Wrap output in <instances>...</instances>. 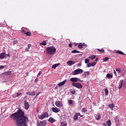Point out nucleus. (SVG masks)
<instances>
[{"label":"nucleus","instance_id":"44","mask_svg":"<svg viewBox=\"0 0 126 126\" xmlns=\"http://www.w3.org/2000/svg\"><path fill=\"white\" fill-rule=\"evenodd\" d=\"M4 68V66H0V69H3Z\"/></svg>","mask_w":126,"mask_h":126},{"label":"nucleus","instance_id":"8","mask_svg":"<svg viewBox=\"0 0 126 126\" xmlns=\"http://www.w3.org/2000/svg\"><path fill=\"white\" fill-rule=\"evenodd\" d=\"M24 105L26 110H28L29 109V103L27 101H24Z\"/></svg>","mask_w":126,"mask_h":126},{"label":"nucleus","instance_id":"2","mask_svg":"<svg viewBox=\"0 0 126 126\" xmlns=\"http://www.w3.org/2000/svg\"><path fill=\"white\" fill-rule=\"evenodd\" d=\"M38 118L40 120H43L45 118H49V113L47 112H44L42 115H38Z\"/></svg>","mask_w":126,"mask_h":126},{"label":"nucleus","instance_id":"45","mask_svg":"<svg viewBox=\"0 0 126 126\" xmlns=\"http://www.w3.org/2000/svg\"><path fill=\"white\" fill-rule=\"evenodd\" d=\"M22 33H23L24 34H25V33H26V32L25 30H22Z\"/></svg>","mask_w":126,"mask_h":126},{"label":"nucleus","instance_id":"11","mask_svg":"<svg viewBox=\"0 0 126 126\" xmlns=\"http://www.w3.org/2000/svg\"><path fill=\"white\" fill-rule=\"evenodd\" d=\"M123 82H124V80H121L119 83V89H122V87H123Z\"/></svg>","mask_w":126,"mask_h":126},{"label":"nucleus","instance_id":"19","mask_svg":"<svg viewBox=\"0 0 126 126\" xmlns=\"http://www.w3.org/2000/svg\"><path fill=\"white\" fill-rule=\"evenodd\" d=\"M116 54H119V55H122V56H124V55H125V53L121 51H116Z\"/></svg>","mask_w":126,"mask_h":126},{"label":"nucleus","instance_id":"50","mask_svg":"<svg viewBox=\"0 0 126 126\" xmlns=\"http://www.w3.org/2000/svg\"><path fill=\"white\" fill-rule=\"evenodd\" d=\"M35 82H37L38 81V79L37 78H36L34 80Z\"/></svg>","mask_w":126,"mask_h":126},{"label":"nucleus","instance_id":"37","mask_svg":"<svg viewBox=\"0 0 126 126\" xmlns=\"http://www.w3.org/2000/svg\"><path fill=\"white\" fill-rule=\"evenodd\" d=\"M100 119H101V116H100V115H98L96 118L97 121H99V120H100Z\"/></svg>","mask_w":126,"mask_h":126},{"label":"nucleus","instance_id":"1","mask_svg":"<svg viewBox=\"0 0 126 126\" xmlns=\"http://www.w3.org/2000/svg\"><path fill=\"white\" fill-rule=\"evenodd\" d=\"M56 52H57V49L54 46H50L46 48V53L48 55H50V56L54 55Z\"/></svg>","mask_w":126,"mask_h":126},{"label":"nucleus","instance_id":"13","mask_svg":"<svg viewBox=\"0 0 126 126\" xmlns=\"http://www.w3.org/2000/svg\"><path fill=\"white\" fill-rule=\"evenodd\" d=\"M70 80L71 82L75 83V82H77V81H78V78L76 77L71 78Z\"/></svg>","mask_w":126,"mask_h":126},{"label":"nucleus","instance_id":"25","mask_svg":"<svg viewBox=\"0 0 126 126\" xmlns=\"http://www.w3.org/2000/svg\"><path fill=\"white\" fill-rule=\"evenodd\" d=\"M97 50L99 52V53H105V50L103 48H101V49H97Z\"/></svg>","mask_w":126,"mask_h":126},{"label":"nucleus","instance_id":"51","mask_svg":"<svg viewBox=\"0 0 126 126\" xmlns=\"http://www.w3.org/2000/svg\"><path fill=\"white\" fill-rule=\"evenodd\" d=\"M114 74L117 75V72H116V70H114Z\"/></svg>","mask_w":126,"mask_h":126},{"label":"nucleus","instance_id":"12","mask_svg":"<svg viewBox=\"0 0 126 126\" xmlns=\"http://www.w3.org/2000/svg\"><path fill=\"white\" fill-rule=\"evenodd\" d=\"M27 95H30V96H35V92H26Z\"/></svg>","mask_w":126,"mask_h":126},{"label":"nucleus","instance_id":"7","mask_svg":"<svg viewBox=\"0 0 126 126\" xmlns=\"http://www.w3.org/2000/svg\"><path fill=\"white\" fill-rule=\"evenodd\" d=\"M52 110L53 112H54V113H59V112L61 111V110L59 108L57 107H53L52 108Z\"/></svg>","mask_w":126,"mask_h":126},{"label":"nucleus","instance_id":"48","mask_svg":"<svg viewBox=\"0 0 126 126\" xmlns=\"http://www.w3.org/2000/svg\"><path fill=\"white\" fill-rule=\"evenodd\" d=\"M26 52H29V48H27L25 49Z\"/></svg>","mask_w":126,"mask_h":126},{"label":"nucleus","instance_id":"29","mask_svg":"<svg viewBox=\"0 0 126 126\" xmlns=\"http://www.w3.org/2000/svg\"><path fill=\"white\" fill-rule=\"evenodd\" d=\"M40 45H42L43 46H46V45H47V42H46V41H43L42 43H40Z\"/></svg>","mask_w":126,"mask_h":126},{"label":"nucleus","instance_id":"16","mask_svg":"<svg viewBox=\"0 0 126 126\" xmlns=\"http://www.w3.org/2000/svg\"><path fill=\"white\" fill-rule=\"evenodd\" d=\"M55 105L57 106V107H60L62 106L61 104V101H57L55 102Z\"/></svg>","mask_w":126,"mask_h":126},{"label":"nucleus","instance_id":"49","mask_svg":"<svg viewBox=\"0 0 126 126\" xmlns=\"http://www.w3.org/2000/svg\"><path fill=\"white\" fill-rule=\"evenodd\" d=\"M41 75V72H39V73L37 74V76H40Z\"/></svg>","mask_w":126,"mask_h":126},{"label":"nucleus","instance_id":"55","mask_svg":"<svg viewBox=\"0 0 126 126\" xmlns=\"http://www.w3.org/2000/svg\"><path fill=\"white\" fill-rule=\"evenodd\" d=\"M81 118H82L83 117V115H80Z\"/></svg>","mask_w":126,"mask_h":126},{"label":"nucleus","instance_id":"43","mask_svg":"<svg viewBox=\"0 0 126 126\" xmlns=\"http://www.w3.org/2000/svg\"><path fill=\"white\" fill-rule=\"evenodd\" d=\"M32 45L31 44H29L28 45V49H30V47H31Z\"/></svg>","mask_w":126,"mask_h":126},{"label":"nucleus","instance_id":"22","mask_svg":"<svg viewBox=\"0 0 126 126\" xmlns=\"http://www.w3.org/2000/svg\"><path fill=\"white\" fill-rule=\"evenodd\" d=\"M95 58H96V56L95 55H92L89 57V59H90L91 60H92V61H93V60H94Z\"/></svg>","mask_w":126,"mask_h":126},{"label":"nucleus","instance_id":"21","mask_svg":"<svg viewBox=\"0 0 126 126\" xmlns=\"http://www.w3.org/2000/svg\"><path fill=\"white\" fill-rule=\"evenodd\" d=\"M4 74H5V75H10V74H11V71H7L4 72Z\"/></svg>","mask_w":126,"mask_h":126},{"label":"nucleus","instance_id":"46","mask_svg":"<svg viewBox=\"0 0 126 126\" xmlns=\"http://www.w3.org/2000/svg\"><path fill=\"white\" fill-rule=\"evenodd\" d=\"M69 47H70V48H71V47H72V43H69L68 44Z\"/></svg>","mask_w":126,"mask_h":126},{"label":"nucleus","instance_id":"28","mask_svg":"<svg viewBox=\"0 0 126 126\" xmlns=\"http://www.w3.org/2000/svg\"><path fill=\"white\" fill-rule=\"evenodd\" d=\"M104 92H105V95L106 96H108V94H109V91L107 89H105L104 90Z\"/></svg>","mask_w":126,"mask_h":126},{"label":"nucleus","instance_id":"23","mask_svg":"<svg viewBox=\"0 0 126 126\" xmlns=\"http://www.w3.org/2000/svg\"><path fill=\"white\" fill-rule=\"evenodd\" d=\"M71 53H72V54H76V53L79 54L80 53V52H79L76 50H74L71 51Z\"/></svg>","mask_w":126,"mask_h":126},{"label":"nucleus","instance_id":"58","mask_svg":"<svg viewBox=\"0 0 126 126\" xmlns=\"http://www.w3.org/2000/svg\"><path fill=\"white\" fill-rule=\"evenodd\" d=\"M28 74H29V73H28L27 75H28Z\"/></svg>","mask_w":126,"mask_h":126},{"label":"nucleus","instance_id":"38","mask_svg":"<svg viewBox=\"0 0 126 126\" xmlns=\"http://www.w3.org/2000/svg\"><path fill=\"white\" fill-rule=\"evenodd\" d=\"M87 66H88V67H90L92 66V64H91V63H88V64H87Z\"/></svg>","mask_w":126,"mask_h":126},{"label":"nucleus","instance_id":"59","mask_svg":"<svg viewBox=\"0 0 126 126\" xmlns=\"http://www.w3.org/2000/svg\"><path fill=\"white\" fill-rule=\"evenodd\" d=\"M84 46H86V44H85Z\"/></svg>","mask_w":126,"mask_h":126},{"label":"nucleus","instance_id":"56","mask_svg":"<svg viewBox=\"0 0 126 126\" xmlns=\"http://www.w3.org/2000/svg\"><path fill=\"white\" fill-rule=\"evenodd\" d=\"M79 81H81V82H82V81H81L80 79H78Z\"/></svg>","mask_w":126,"mask_h":126},{"label":"nucleus","instance_id":"41","mask_svg":"<svg viewBox=\"0 0 126 126\" xmlns=\"http://www.w3.org/2000/svg\"><path fill=\"white\" fill-rule=\"evenodd\" d=\"M39 94H40V93H38L37 94H36V95L34 97V99H36V98L38 97V95H39Z\"/></svg>","mask_w":126,"mask_h":126},{"label":"nucleus","instance_id":"39","mask_svg":"<svg viewBox=\"0 0 126 126\" xmlns=\"http://www.w3.org/2000/svg\"><path fill=\"white\" fill-rule=\"evenodd\" d=\"M16 94H17V97H19V96L21 95V93H17Z\"/></svg>","mask_w":126,"mask_h":126},{"label":"nucleus","instance_id":"5","mask_svg":"<svg viewBox=\"0 0 126 126\" xmlns=\"http://www.w3.org/2000/svg\"><path fill=\"white\" fill-rule=\"evenodd\" d=\"M46 125H47V121L46 120H43L37 123V126H45Z\"/></svg>","mask_w":126,"mask_h":126},{"label":"nucleus","instance_id":"33","mask_svg":"<svg viewBox=\"0 0 126 126\" xmlns=\"http://www.w3.org/2000/svg\"><path fill=\"white\" fill-rule=\"evenodd\" d=\"M89 62H90V61L89 60V59H86L85 60V63H89Z\"/></svg>","mask_w":126,"mask_h":126},{"label":"nucleus","instance_id":"40","mask_svg":"<svg viewBox=\"0 0 126 126\" xmlns=\"http://www.w3.org/2000/svg\"><path fill=\"white\" fill-rule=\"evenodd\" d=\"M116 71H118V73H120L121 72V70H120V68H117L116 69Z\"/></svg>","mask_w":126,"mask_h":126},{"label":"nucleus","instance_id":"27","mask_svg":"<svg viewBox=\"0 0 126 126\" xmlns=\"http://www.w3.org/2000/svg\"><path fill=\"white\" fill-rule=\"evenodd\" d=\"M106 77L107 78H109V79H111V78H112V77H113V76L112 75H111V74H107L106 75Z\"/></svg>","mask_w":126,"mask_h":126},{"label":"nucleus","instance_id":"35","mask_svg":"<svg viewBox=\"0 0 126 126\" xmlns=\"http://www.w3.org/2000/svg\"><path fill=\"white\" fill-rule=\"evenodd\" d=\"M68 102L70 105H72V104H73V100H68Z\"/></svg>","mask_w":126,"mask_h":126},{"label":"nucleus","instance_id":"54","mask_svg":"<svg viewBox=\"0 0 126 126\" xmlns=\"http://www.w3.org/2000/svg\"><path fill=\"white\" fill-rule=\"evenodd\" d=\"M74 45H75V46H77V43H75Z\"/></svg>","mask_w":126,"mask_h":126},{"label":"nucleus","instance_id":"30","mask_svg":"<svg viewBox=\"0 0 126 126\" xmlns=\"http://www.w3.org/2000/svg\"><path fill=\"white\" fill-rule=\"evenodd\" d=\"M114 107H115V105L113 104H110L109 105V107L110 109H113Z\"/></svg>","mask_w":126,"mask_h":126},{"label":"nucleus","instance_id":"4","mask_svg":"<svg viewBox=\"0 0 126 126\" xmlns=\"http://www.w3.org/2000/svg\"><path fill=\"white\" fill-rule=\"evenodd\" d=\"M82 72H83V70L81 69H77L73 71V75L80 74V73H82Z\"/></svg>","mask_w":126,"mask_h":126},{"label":"nucleus","instance_id":"36","mask_svg":"<svg viewBox=\"0 0 126 126\" xmlns=\"http://www.w3.org/2000/svg\"><path fill=\"white\" fill-rule=\"evenodd\" d=\"M92 66H95V65H96V62H93L92 63Z\"/></svg>","mask_w":126,"mask_h":126},{"label":"nucleus","instance_id":"9","mask_svg":"<svg viewBox=\"0 0 126 126\" xmlns=\"http://www.w3.org/2000/svg\"><path fill=\"white\" fill-rule=\"evenodd\" d=\"M78 116H80V113H76L73 117L74 121H77L78 120Z\"/></svg>","mask_w":126,"mask_h":126},{"label":"nucleus","instance_id":"57","mask_svg":"<svg viewBox=\"0 0 126 126\" xmlns=\"http://www.w3.org/2000/svg\"><path fill=\"white\" fill-rule=\"evenodd\" d=\"M10 55L9 54H8V57H10Z\"/></svg>","mask_w":126,"mask_h":126},{"label":"nucleus","instance_id":"32","mask_svg":"<svg viewBox=\"0 0 126 126\" xmlns=\"http://www.w3.org/2000/svg\"><path fill=\"white\" fill-rule=\"evenodd\" d=\"M67 126V123L66 122H62L61 123V126Z\"/></svg>","mask_w":126,"mask_h":126},{"label":"nucleus","instance_id":"3","mask_svg":"<svg viewBox=\"0 0 126 126\" xmlns=\"http://www.w3.org/2000/svg\"><path fill=\"white\" fill-rule=\"evenodd\" d=\"M72 85H73L74 87H76V88H78V89H80V88H82V87H83L80 83H72Z\"/></svg>","mask_w":126,"mask_h":126},{"label":"nucleus","instance_id":"34","mask_svg":"<svg viewBox=\"0 0 126 126\" xmlns=\"http://www.w3.org/2000/svg\"><path fill=\"white\" fill-rule=\"evenodd\" d=\"M103 60L104 61V62H107V61H109V58L105 57L103 59Z\"/></svg>","mask_w":126,"mask_h":126},{"label":"nucleus","instance_id":"18","mask_svg":"<svg viewBox=\"0 0 126 126\" xmlns=\"http://www.w3.org/2000/svg\"><path fill=\"white\" fill-rule=\"evenodd\" d=\"M48 122H50V123H52V124H53V123H55V122H56V120L51 117L48 119Z\"/></svg>","mask_w":126,"mask_h":126},{"label":"nucleus","instance_id":"17","mask_svg":"<svg viewBox=\"0 0 126 126\" xmlns=\"http://www.w3.org/2000/svg\"><path fill=\"white\" fill-rule=\"evenodd\" d=\"M78 48H79V49H83V44H82V43L80 42L78 44Z\"/></svg>","mask_w":126,"mask_h":126},{"label":"nucleus","instance_id":"31","mask_svg":"<svg viewBox=\"0 0 126 126\" xmlns=\"http://www.w3.org/2000/svg\"><path fill=\"white\" fill-rule=\"evenodd\" d=\"M82 113H87V109L86 108H83L82 110Z\"/></svg>","mask_w":126,"mask_h":126},{"label":"nucleus","instance_id":"53","mask_svg":"<svg viewBox=\"0 0 126 126\" xmlns=\"http://www.w3.org/2000/svg\"><path fill=\"white\" fill-rule=\"evenodd\" d=\"M95 62H98V58H96L95 60Z\"/></svg>","mask_w":126,"mask_h":126},{"label":"nucleus","instance_id":"20","mask_svg":"<svg viewBox=\"0 0 126 126\" xmlns=\"http://www.w3.org/2000/svg\"><path fill=\"white\" fill-rule=\"evenodd\" d=\"M87 75H90V72L89 71L85 72L84 74V77H86Z\"/></svg>","mask_w":126,"mask_h":126},{"label":"nucleus","instance_id":"6","mask_svg":"<svg viewBox=\"0 0 126 126\" xmlns=\"http://www.w3.org/2000/svg\"><path fill=\"white\" fill-rule=\"evenodd\" d=\"M103 126H112V123L111 122V120H109L106 122V123H103L102 124Z\"/></svg>","mask_w":126,"mask_h":126},{"label":"nucleus","instance_id":"52","mask_svg":"<svg viewBox=\"0 0 126 126\" xmlns=\"http://www.w3.org/2000/svg\"><path fill=\"white\" fill-rule=\"evenodd\" d=\"M55 89H59V86H57L55 88Z\"/></svg>","mask_w":126,"mask_h":126},{"label":"nucleus","instance_id":"10","mask_svg":"<svg viewBox=\"0 0 126 126\" xmlns=\"http://www.w3.org/2000/svg\"><path fill=\"white\" fill-rule=\"evenodd\" d=\"M66 83V80H64V81H62L61 83H59L58 84L59 87H61V86H63V85H64L65 83Z\"/></svg>","mask_w":126,"mask_h":126},{"label":"nucleus","instance_id":"42","mask_svg":"<svg viewBox=\"0 0 126 126\" xmlns=\"http://www.w3.org/2000/svg\"><path fill=\"white\" fill-rule=\"evenodd\" d=\"M17 43H18L17 40H14V41H13V44H14V45H15V44H17Z\"/></svg>","mask_w":126,"mask_h":126},{"label":"nucleus","instance_id":"15","mask_svg":"<svg viewBox=\"0 0 126 126\" xmlns=\"http://www.w3.org/2000/svg\"><path fill=\"white\" fill-rule=\"evenodd\" d=\"M74 63H75V62H73L72 61H69L67 62V64L69 66L72 65V64H74Z\"/></svg>","mask_w":126,"mask_h":126},{"label":"nucleus","instance_id":"47","mask_svg":"<svg viewBox=\"0 0 126 126\" xmlns=\"http://www.w3.org/2000/svg\"><path fill=\"white\" fill-rule=\"evenodd\" d=\"M71 94H75V91H73L72 92H71Z\"/></svg>","mask_w":126,"mask_h":126},{"label":"nucleus","instance_id":"24","mask_svg":"<svg viewBox=\"0 0 126 126\" xmlns=\"http://www.w3.org/2000/svg\"><path fill=\"white\" fill-rule=\"evenodd\" d=\"M59 65H60V63L55 64L53 65V66H52V68L55 69L56 68V67H57V66H59Z\"/></svg>","mask_w":126,"mask_h":126},{"label":"nucleus","instance_id":"14","mask_svg":"<svg viewBox=\"0 0 126 126\" xmlns=\"http://www.w3.org/2000/svg\"><path fill=\"white\" fill-rule=\"evenodd\" d=\"M5 57H6V54H5V53H2L0 54V59H4Z\"/></svg>","mask_w":126,"mask_h":126},{"label":"nucleus","instance_id":"26","mask_svg":"<svg viewBox=\"0 0 126 126\" xmlns=\"http://www.w3.org/2000/svg\"><path fill=\"white\" fill-rule=\"evenodd\" d=\"M25 34H26L27 36H31V35H32V33L30 32H25Z\"/></svg>","mask_w":126,"mask_h":126}]
</instances>
